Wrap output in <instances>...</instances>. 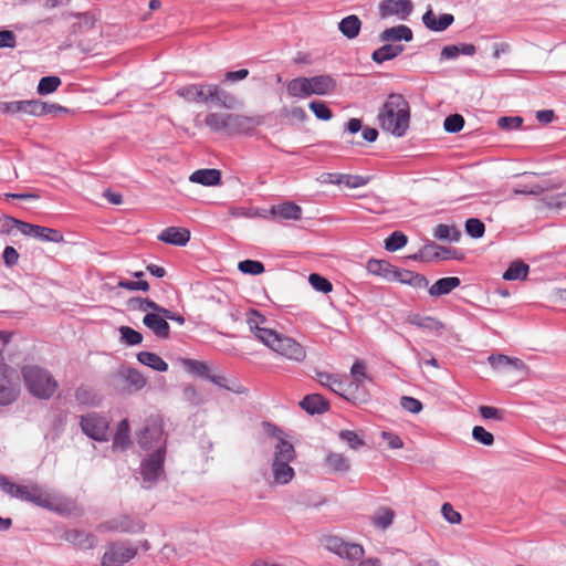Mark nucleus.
<instances>
[{"label": "nucleus", "instance_id": "1", "mask_svg": "<svg viewBox=\"0 0 566 566\" xmlns=\"http://www.w3.org/2000/svg\"><path fill=\"white\" fill-rule=\"evenodd\" d=\"M263 429L268 436L275 440L271 462L272 483L285 485L295 476V471L291 467V462L296 458L294 446L285 438V433L279 427L270 422H263Z\"/></svg>", "mask_w": 566, "mask_h": 566}, {"label": "nucleus", "instance_id": "2", "mask_svg": "<svg viewBox=\"0 0 566 566\" xmlns=\"http://www.w3.org/2000/svg\"><path fill=\"white\" fill-rule=\"evenodd\" d=\"M380 127L396 137L406 135L410 124L409 103L401 94H390L378 113Z\"/></svg>", "mask_w": 566, "mask_h": 566}, {"label": "nucleus", "instance_id": "3", "mask_svg": "<svg viewBox=\"0 0 566 566\" xmlns=\"http://www.w3.org/2000/svg\"><path fill=\"white\" fill-rule=\"evenodd\" d=\"M23 501L31 502L61 515L77 516L81 514V510L74 500L59 493L44 491L35 484L25 488Z\"/></svg>", "mask_w": 566, "mask_h": 566}, {"label": "nucleus", "instance_id": "4", "mask_svg": "<svg viewBox=\"0 0 566 566\" xmlns=\"http://www.w3.org/2000/svg\"><path fill=\"white\" fill-rule=\"evenodd\" d=\"M325 547L346 562V566H381L377 557L364 559L365 549L361 545L344 541L339 536L329 535L324 538Z\"/></svg>", "mask_w": 566, "mask_h": 566}, {"label": "nucleus", "instance_id": "5", "mask_svg": "<svg viewBox=\"0 0 566 566\" xmlns=\"http://www.w3.org/2000/svg\"><path fill=\"white\" fill-rule=\"evenodd\" d=\"M261 342L276 354L294 361H303L306 358L304 347L294 338L274 331H263Z\"/></svg>", "mask_w": 566, "mask_h": 566}, {"label": "nucleus", "instance_id": "6", "mask_svg": "<svg viewBox=\"0 0 566 566\" xmlns=\"http://www.w3.org/2000/svg\"><path fill=\"white\" fill-rule=\"evenodd\" d=\"M22 376L28 390L38 398L49 399L57 388L53 376L39 366L23 367Z\"/></svg>", "mask_w": 566, "mask_h": 566}, {"label": "nucleus", "instance_id": "7", "mask_svg": "<svg viewBox=\"0 0 566 566\" xmlns=\"http://www.w3.org/2000/svg\"><path fill=\"white\" fill-rule=\"evenodd\" d=\"M158 442L157 452H147L140 462L139 473L145 489L153 488L164 474L166 452H163V442L160 440Z\"/></svg>", "mask_w": 566, "mask_h": 566}, {"label": "nucleus", "instance_id": "8", "mask_svg": "<svg viewBox=\"0 0 566 566\" xmlns=\"http://www.w3.org/2000/svg\"><path fill=\"white\" fill-rule=\"evenodd\" d=\"M163 442V452H166V438L161 424L156 420L147 421L142 431L137 434V443L146 452H157L158 441Z\"/></svg>", "mask_w": 566, "mask_h": 566}, {"label": "nucleus", "instance_id": "9", "mask_svg": "<svg viewBox=\"0 0 566 566\" xmlns=\"http://www.w3.org/2000/svg\"><path fill=\"white\" fill-rule=\"evenodd\" d=\"M80 426L82 431L93 440L107 441L109 436V422L96 412H88L81 416Z\"/></svg>", "mask_w": 566, "mask_h": 566}, {"label": "nucleus", "instance_id": "10", "mask_svg": "<svg viewBox=\"0 0 566 566\" xmlns=\"http://www.w3.org/2000/svg\"><path fill=\"white\" fill-rule=\"evenodd\" d=\"M137 555V548L127 542H114L106 546L102 566H123Z\"/></svg>", "mask_w": 566, "mask_h": 566}, {"label": "nucleus", "instance_id": "11", "mask_svg": "<svg viewBox=\"0 0 566 566\" xmlns=\"http://www.w3.org/2000/svg\"><path fill=\"white\" fill-rule=\"evenodd\" d=\"M15 371L7 365H0V405L12 403L19 392Z\"/></svg>", "mask_w": 566, "mask_h": 566}, {"label": "nucleus", "instance_id": "12", "mask_svg": "<svg viewBox=\"0 0 566 566\" xmlns=\"http://www.w3.org/2000/svg\"><path fill=\"white\" fill-rule=\"evenodd\" d=\"M145 523L143 521H135L127 515L114 517L98 526L102 532H119L137 534L145 530Z\"/></svg>", "mask_w": 566, "mask_h": 566}, {"label": "nucleus", "instance_id": "13", "mask_svg": "<svg viewBox=\"0 0 566 566\" xmlns=\"http://www.w3.org/2000/svg\"><path fill=\"white\" fill-rule=\"evenodd\" d=\"M20 232L41 242L61 243L64 241L63 233L56 229L38 226L33 223H20Z\"/></svg>", "mask_w": 566, "mask_h": 566}, {"label": "nucleus", "instance_id": "14", "mask_svg": "<svg viewBox=\"0 0 566 566\" xmlns=\"http://www.w3.org/2000/svg\"><path fill=\"white\" fill-rule=\"evenodd\" d=\"M40 99H24V101H12V102H0V114L15 115L24 114L30 116H40L42 109Z\"/></svg>", "mask_w": 566, "mask_h": 566}, {"label": "nucleus", "instance_id": "15", "mask_svg": "<svg viewBox=\"0 0 566 566\" xmlns=\"http://www.w3.org/2000/svg\"><path fill=\"white\" fill-rule=\"evenodd\" d=\"M412 10L410 0H382L379 3V15L382 19L395 15L399 20H407Z\"/></svg>", "mask_w": 566, "mask_h": 566}, {"label": "nucleus", "instance_id": "16", "mask_svg": "<svg viewBox=\"0 0 566 566\" xmlns=\"http://www.w3.org/2000/svg\"><path fill=\"white\" fill-rule=\"evenodd\" d=\"M212 84H189L177 90V94L188 103L211 102Z\"/></svg>", "mask_w": 566, "mask_h": 566}, {"label": "nucleus", "instance_id": "17", "mask_svg": "<svg viewBox=\"0 0 566 566\" xmlns=\"http://www.w3.org/2000/svg\"><path fill=\"white\" fill-rule=\"evenodd\" d=\"M490 366L499 371L512 369L522 375L528 374V367L517 357H510L504 354H492L488 357Z\"/></svg>", "mask_w": 566, "mask_h": 566}, {"label": "nucleus", "instance_id": "18", "mask_svg": "<svg viewBox=\"0 0 566 566\" xmlns=\"http://www.w3.org/2000/svg\"><path fill=\"white\" fill-rule=\"evenodd\" d=\"M455 250L450 248H444L436 244L434 242H430L426 244L419 253L412 255L413 260H422L426 262L433 261L436 259L449 260L455 256Z\"/></svg>", "mask_w": 566, "mask_h": 566}, {"label": "nucleus", "instance_id": "19", "mask_svg": "<svg viewBox=\"0 0 566 566\" xmlns=\"http://www.w3.org/2000/svg\"><path fill=\"white\" fill-rule=\"evenodd\" d=\"M143 324L160 339H167L170 335V326L163 313H147L143 318Z\"/></svg>", "mask_w": 566, "mask_h": 566}, {"label": "nucleus", "instance_id": "20", "mask_svg": "<svg viewBox=\"0 0 566 566\" xmlns=\"http://www.w3.org/2000/svg\"><path fill=\"white\" fill-rule=\"evenodd\" d=\"M260 124L255 117L242 114H229L228 134H249Z\"/></svg>", "mask_w": 566, "mask_h": 566}, {"label": "nucleus", "instance_id": "21", "mask_svg": "<svg viewBox=\"0 0 566 566\" xmlns=\"http://www.w3.org/2000/svg\"><path fill=\"white\" fill-rule=\"evenodd\" d=\"M62 538L81 549H91L97 544L93 534L77 528L66 530Z\"/></svg>", "mask_w": 566, "mask_h": 566}, {"label": "nucleus", "instance_id": "22", "mask_svg": "<svg viewBox=\"0 0 566 566\" xmlns=\"http://www.w3.org/2000/svg\"><path fill=\"white\" fill-rule=\"evenodd\" d=\"M270 216L275 221L300 220L302 217V208L292 201H285L281 205L273 206L270 209Z\"/></svg>", "mask_w": 566, "mask_h": 566}, {"label": "nucleus", "instance_id": "23", "mask_svg": "<svg viewBox=\"0 0 566 566\" xmlns=\"http://www.w3.org/2000/svg\"><path fill=\"white\" fill-rule=\"evenodd\" d=\"M389 281H397L402 284L413 286L416 289H423L427 287L429 284V281L427 280L426 276L409 270H400L398 268H394Z\"/></svg>", "mask_w": 566, "mask_h": 566}, {"label": "nucleus", "instance_id": "24", "mask_svg": "<svg viewBox=\"0 0 566 566\" xmlns=\"http://www.w3.org/2000/svg\"><path fill=\"white\" fill-rule=\"evenodd\" d=\"M158 240L168 244L184 247L190 240V232L185 228L169 227L158 234Z\"/></svg>", "mask_w": 566, "mask_h": 566}, {"label": "nucleus", "instance_id": "25", "mask_svg": "<svg viewBox=\"0 0 566 566\" xmlns=\"http://www.w3.org/2000/svg\"><path fill=\"white\" fill-rule=\"evenodd\" d=\"M454 21V18L450 13H443L438 19L433 13L432 9L429 8L422 15L423 24L431 31L442 32L448 29Z\"/></svg>", "mask_w": 566, "mask_h": 566}, {"label": "nucleus", "instance_id": "26", "mask_svg": "<svg viewBox=\"0 0 566 566\" xmlns=\"http://www.w3.org/2000/svg\"><path fill=\"white\" fill-rule=\"evenodd\" d=\"M311 95H328L336 88V81L331 75L308 77Z\"/></svg>", "mask_w": 566, "mask_h": 566}, {"label": "nucleus", "instance_id": "27", "mask_svg": "<svg viewBox=\"0 0 566 566\" xmlns=\"http://www.w3.org/2000/svg\"><path fill=\"white\" fill-rule=\"evenodd\" d=\"M412 31L409 27L405 24H399L396 27L388 28L384 30L379 34V40L381 42H398V41H406L409 42L412 40Z\"/></svg>", "mask_w": 566, "mask_h": 566}, {"label": "nucleus", "instance_id": "28", "mask_svg": "<svg viewBox=\"0 0 566 566\" xmlns=\"http://www.w3.org/2000/svg\"><path fill=\"white\" fill-rule=\"evenodd\" d=\"M211 102L227 109H234L241 105L240 101L233 94L221 90L218 85H211Z\"/></svg>", "mask_w": 566, "mask_h": 566}, {"label": "nucleus", "instance_id": "29", "mask_svg": "<svg viewBox=\"0 0 566 566\" xmlns=\"http://www.w3.org/2000/svg\"><path fill=\"white\" fill-rule=\"evenodd\" d=\"M324 462L328 470L334 473H346L350 470V461L343 453L328 451Z\"/></svg>", "mask_w": 566, "mask_h": 566}, {"label": "nucleus", "instance_id": "30", "mask_svg": "<svg viewBox=\"0 0 566 566\" xmlns=\"http://www.w3.org/2000/svg\"><path fill=\"white\" fill-rule=\"evenodd\" d=\"M300 406L310 415H319L328 409V402L318 394L305 396Z\"/></svg>", "mask_w": 566, "mask_h": 566}, {"label": "nucleus", "instance_id": "31", "mask_svg": "<svg viewBox=\"0 0 566 566\" xmlns=\"http://www.w3.org/2000/svg\"><path fill=\"white\" fill-rule=\"evenodd\" d=\"M189 180L202 186H216L220 184L221 172L218 169H199L190 175Z\"/></svg>", "mask_w": 566, "mask_h": 566}, {"label": "nucleus", "instance_id": "32", "mask_svg": "<svg viewBox=\"0 0 566 566\" xmlns=\"http://www.w3.org/2000/svg\"><path fill=\"white\" fill-rule=\"evenodd\" d=\"M461 281L457 276H448L439 279L433 285L429 287V294L433 297L449 294L452 290L458 287Z\"/></svg>", "mask_w": 566, "mask_h": 566}, {"label": "nucleus", "instance_id": "33", "mask_svg": "<svg viewBox=\"0 0 566 566\" xmlns=\"http://www.w3.org/2000/svg\"><path fill=\"white\" fill-rule=\"evenodd\" d=\"M403 51L401 44H389L386 42L382 46L375 50L371 54L374 62L381 64L386 61L392 60Z\"/></svg>", "mask_w": 566, "mask_h": 566}, {"label": "nucleus", "instance_id": "34", "mask_svg": "<svg viewBox=\"0 0 566 566\" xmlns=\"http://www.w3.org/2000/svg\"><path fill=\"white\" fill-rule=\"evenodd\" d=\"M308 77L300 76L287 82L286 91L290 96L306 98L311 96Z\"/></svg>", "mask_w": 566, "mask_h": 566}, {"label": "nucleus", "instance_id": "35", "mask_svg": "<svg viewBox=\"0 0 566 566\" xmlns=\"http://www.w3.org/2000/svg\"><path fill=\"white\" fill-rule=\"evenodd\" d=\"M361 22L355 14L345 17L338 23V30L349 40L355 39L359 34Z\"/></svg>", "mask_w": 566, "mask_h": 566}, {"label": "nucleus", "instance_id": "36", "mask_svg": "<svg viewBox=\"0 0 566 566\" xmlns=\"http://www.w3.org/2000/svg\"><path fill=\"white\" fill-rule=\"evenodd\" d=\"M130 444L129 422L123 419L118 426L113 440L114 450H126Z\"/></svg>", "mask_w": 566, "mask_h": 566}, {"label": "nucleus", "instance_id": "37", "mask_svg": "<svg viewBox=\"0 0 566 566\" xmlns=\"http://www.w3.org/2000/svg\"><path fill=\"white\" fill-rule=\"evenodd\" d=\"M137 360L157 371H167L168 364L157 354L151 352H140L137 354Z\"/></svg>", "mask_w": 566, "mask_h": 566}, {"label": "nucleus", "instance_id": "38", "mask_svg": "<svg viewBox=\"0 0 566 566\" xmlns=\"http://www.w3.org/2000/svg\"><path fill=\"white\" fill-rule=\"evenodd\" d=\"M229 113H209L205 118V124L214 133L228 134Z\"/></svg>", "mask_w": 566, "mask_h": 566}, {"label": "nucleus", "instance_id": "39", "mask_svg": "<svg viewBox=\"0 0 566 566\" xmlns=\"http://www.w3.org/2000/svg\"><path fill=\"white\" fill-rule=\"evenodd\" d=\"M316 379L322 384L323 386L328 387L332 391L338 395H344L346 382L339 379L337 376L328 373H317Z\"/></svg>", "mask_w": 566, "mask_h": 566}, {"label": "nucleus", "instance_id": "40", "mask_svg": "<svg viewBox=\"0 0 566 566\" xmlns=\"http://www.w3.org/2000/svg\"><path fill=\"white\" fill-rule=\"evenodd\" d=\"M266 318L255 310H250L247 314V323L250 329L254 333L255 337L261 342V333L263 331H273L272 328L263 326Z\"/></svg>", "mask_w": 566, "mask_h": 566}, {"label": "nucleus", "instance_id": "41", "mask_svg": "<svg viewBox=\"0 0 566 566\" xmlns=\"http://www.w3.org/2000/svg\"><path fill=\"white\" fill-rule=\"evenodd\" d=\"M433 237L442 241L458 242L461 232L455 226L440 223L434 228Z\"/></svg>", "mask_w": 566, "mask_h": 566}, {"label": "nucleus", "instance_id": "42", "mask_svg": "<svg viewBox=\"0 0 566 566\" xmlns=\"http://www.w3.org/2000/svg\"><path fill=\"white\" fill-rule=\"evenodd\" d=\"M182 366L186 368L188 373L193 374L198 377L205 379H208L210 377V367L205 361L185 358L182 359Z\"/></svg>", "mask_w": 566, "mask_h": 566}, {"label": "nucleus", "instance_id": "43", "mask_svg": "<svg viewBox=\"0 0 566 566\" xmlns=\"http://www.w3.org/2000/svg\"><path fill=\"white\" fill-rule=\"evenodd\" d=\"M395 266L382 260H369L367 262V271L370 274L382 276L390 280Z\"/></svg>", "mask_w": 566, "mask_h": 566}, {"label": "nucleus", "instance_id": "44", "mask_svg": "<svg viewBox=\"0 0 566 566\" xmlns=\"http://www.w3.org/2000/svg\"><path fill=\"white\" fill-rule=\"evenodd\" d=\"M528 265L521 261H515L510 264L509 269L504 272L503 279L506 281L524 280L528 274Z\"/></svg>", "mask_w": 566, "mask_h": 566}, {"label": "nucleus", "instance_id": "45", "mask_svg": "<svg viewBox=\"0 0 566 566\" xmlns=\"http://www.w3.org/2000/svg\"><path fill=\"white\" fill-rule=\"evenodd\" d=\"M408 321L410 324L430 332H439L443 327L441 322L430 316L421 317L419 315H412L409 316Z\"/></svg>", "mask_w": 566, "mask_h": 566}, {"label": "nucleus", "instance_id": "46", "mask_svg": "<svg viewBox=\"0 0 566 566\" xmlns=\"http://www.w3.org/2000/svg\"><path fill=\"white\" fill-rule=\"evenodd\" d=\"M118 332L120 334V342L124 343L127 346H136L142 344L144 337L143 334L135 331L134 328L129 326H120L118 328Z\"/></svg>", "mask_w": 566, "mask_h": 566}, {"label": "nucleus", "instance_id": "47", "mask_svg": "<svg viewBox=\"0 0 566 566\" xmlns=\"http://www.w3.org/2000/svg\"><path fill=\"white\" fill-rule=\"evenodd\" d=\"M25 488L27 486L10 482L7 476L0 474V489L12 497L23 501Z\"/></svg>", "mask_w": 566, "mask_h": 566}, {"label": "nucleus", "instance_id": "48", "mask_svg": "<svg viewBox=\"0 0 566 566\" xmlns=\"http://www.w3.org/2000/svg\"><path fill=\"white\" fill-rule=\"evenodd\" d=\"M394 517L395 514L392 510L389 507H381L376 512L373 523L376 527L386 530L392 524Z\"/></svg>", "mask_w": 566, "mask_h": 566}, {"label": "nucleus", "instance_id": "49", "mask_svg": "<svg viewBox=\"0 0 566 566\" xmlns=\"http://www.w3.org/2000/svg\"><path fill=\"white\" fill-rule=\"evenodd\" d=\"M548 186L546 184H538L534 181H528L524 184H518L514 189V195H541Z\"/></svg>", "mask_w": 566, "mask_h": 566}, {"label": "nucleus", "instance_id": "50", "mask_svg": "<svg viewBox=\"0 0 566 566\" xmlns=\"http://www.w3.org/2000/svg\"><path fill=\"white\" fill-rule=\"evenodd\" d=\"M61 85V80L57 76H44L38 84V93L40 95H48L57 90Z\"/></svg>", "mask_w": 566, "mask_h": 566}, {"label": "nucleus", "instance_id": "51", "mask_svg": "<svg viewBox=\"0 0 566 566\" xmlns=\"http://www.w3.org/2000/svg\"><path fill=\"white\" fill-rule=\"evenodd\" d=\"M408 242L407 235L400 231L392 232L385 241V248L387 251L395 252L403 248Z\"/></svg>", "mask_w": 566, "mask_h": 566}, {"label": "nucleus", "instance_id": "52", "mask_svg": "<svg viewBox=\"0 0 566 566\" xmlns=\"http://www.w3.org/2000/svg\"><path fill=\"white\" fill-rule=\"evenodd\" d=\"M465 232L473 239H480L485 232V226L480 219L470 218L465 221Z\"/></svg>", "mask_w": 566, "mask_h": 566}, {"label": "nucleus", "instance_id": "53", "mask_svg": "<svg viewBox=\"0 0 566 566\" xmlns=\"http://www.w3.org/2000/svg\"><path fill=\"white\" fill-rule=\"evenodd\" d=\"M308 106L316 118L321 120H328L333 117L331 108L323 101H312Z\"/></svg>", "mask_w": 566, "mask_h": 566}, {"label": "nucleus", "instance_id": "54", "mask_svg": "<svg viewBox=\"0 0 566 566\" xmlns=\"http://www.w3.org/2000/svg\"><path fill=\"white\" fill-rule=\"evenodd\" d=\"M238 269L245 274L259 275L264 272V265L260 261L244 260L239 262Z\"/></svg>", "mask_w": 566, "mask_h": 566}, {"label": "nucleus", "instance_id": "55", "mask_svg": "<svg viewBox=\"0 0 566 566\" xmlns=\"http://www.w3.org/2000/svg\"><path fill=\"white\" fill-rule=\"evenodd\" d=\"M208 380H210L211 382H213L214 385L221 387V388H224L227 390H230V391H233V392H237V394H242L243 392V387L238 385L237 382H232V385L229 384L228 379L226 376L223 375H212L210 374V377L208 378Z\"/></svg>", "mask_w": 566, "mask_h": 566}, {"label": "nucleus", "instance_id": "56", "mask_svg": "<svg viewBox=\"0 0 566 566\" xmlns=\"http://www.w3.org/2000/svg\"><path fill=\"white\" fill-rule=\"evenodd\" d=\"M339 438L353 450H358L365 444L364 440L355 431L352 430H342L339 432Z\"/></svg>", "mask_w": 566, "mask_h": 566}, {"label": "nucleus", "instance_id": "57", "mask_svg": "<svg viewBox=\"0 0 566 566\" xmlns=\"http://www.w3.org/2000/svg\"><path fill=\"white\" fill-rule=\"evenodd\" d=\"M125 379L136 390L144 388L147 382L146 378L138 370L133 368L126 370Z\"/></svg>", "mask_w": 566, "mask_h": 566}, {"label": "nucleus", "instance_id": "58", "mask_svg": "<svg viewBox=\"0 0 566 566\" xmlns=\"http://www.w3.org/2000/svg\"><path fill=\"white\" fill-rule=\"evenodd\" d=\"M308 282L313 286L314 290L322 292V293H328L333 289L332 283L327 279H325L316 273H312L308 276Z\"/></svg>", "mask_w": 566, "mask_h": 566}, {"label": "nucleus", "instance_id": "59", "mask_svg": "<svg viewBox=\"0 0 566 566\" xmlns=\"http://www.w3.org/2000/svg\"><path fill=\"white\" fill-rule=\"evenodd\" d=\"M464 126V118L460 114L449 115L443 123V128L448 133H458Z\"/></svg>", "mask_w": 566, "mask_h": 566}, {"label": "nucleus", "instance_id": "60", "mask_svg": "<svg viewBox=\"0 0 566 566\" xmlns=\"http://www.w3.org/2000/svg\"><path fill=\"white\" fill-rule=\"evenodd\" d=\"M472 437L475 441L480 442L483 446H492L494 442V437L491 432L485 430L481 426H475L472 430Z\"/></svg>", "mask_w": 566, "mask_h": 566}, {"label": "nucleus", "instance_id": "61", "mask_svg": "<svg viewBox=\"0 0 566 566\" xmlns=\"http://www.w3.org/2000/svg\"><path fill=\"white\" fill-rule=\"evenodd\" d=\"M130 302L136 303L137 308L142 312H147L150 310L151 311L150 313H156V312L161 313V311L164 308L163 306H160L159 304H157L156 302H154L150 298L136 297V298H132Z\"/></svg>", "mask_w": 566, "mask_h": 566}, {"label": "nucleus", "instance_id": "62", "mask_svg": "<svg viewBox=\"0 0 566 566\" xmlns=\"http://www.w3.org/2000/svg\"><path fill=\"white\" fill-rule=\"evenodd\" d=\"M523 118L521 116H503L497 119V126L504 130H513L521 127Z\"/></svg>", "mask_w": 566, "mask_h": 566}, {"label": "nucleus", "instance_id": "63", "mask_svg": "<svg viewBox=\"0 0 566 566\" xmlns=\"http://www.w3.org/2000/svg\"><path fill=\"white\" fill-rule=\"evenodd\" d=\"M350 375L354 379V384L359 386L363 382V379L367 378L365 363L356 360L350 368Z\"/></svg>", "mask_w": 566, "mask_h": 566}, {"label": "nucleus", "instance_id": "64", "mask_svg": "<svg viewBox=\"0 0 566 566\" xmlns=\"http://www.w3.org/2000/svg\"><path fill=\"white\" fill-rule=\"evenodd\" d=\"M400 406L411 413H419L422 410L421 401L413 397L402 396Z\"/></svg>", "mask_w": 566, "mask_h": 566}]
</instances>
